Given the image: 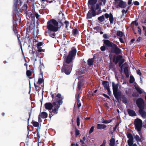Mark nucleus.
Returning a JSON list of instances; mask_svg holds the SVG:
<instances>
[{
  "label": "nucleus",
  "instance_id": "ea45409f",
  "mask_svg": "<svg viewBox=\"0 0 146 146\" xmlns=\"http://www.w3.org/2000/svg\"><path fill=\"white\" fill-rule=\"evenodd\" d=\"M66 24V28H67L69 24V22L67 21H65L64 22Z\"/></svg>",
  "mask_w": 146,
  "mask_h": 146
},
{
  "label": "nucleus",
  "instance_id": "5fc2aeb1",
  "mask_svg": "<svg viewBox=\"0 0 146 146\" xmlns=\"http://www.w3.org/2000/svg\"><path fill=\"white\" fill-rule=\"evenodd\" d=\"M143 27V30H145V35L146 36V29L145 28V27L144 26Z\"/></svg>",
  "mask_w": 146,
  "mask_h": 146
},
{
  "label": "nucleus",
  "instance_id": "774afa93",
  "mask_svg": "<svg viewBox=\"0 0 146 146\" xmlns=\"http://www.w3.org/2000/svg\"><path fill=\"white\" fill-rule=\"evenodd\" d=\"M82 146H88L84 143V144H82Z\"/></svg>",
  "mask_w": 146,
  "mask_h": 146
},
{
  "label": "nucleus",
  "instance_id": "7ed1b4c3",
  "mask_svg": "<svg viewBox=\"0 0 146 146\" xmlns=\"http://www.w3.org/2000/svg\"><path fill=\"white\" fill-rule=\"evenodd\" d=\"M76 50L75 48L73 47L70 51L68 55L65 58V61L68 64L70 63L72 60L73 58L75 56Z\"/></svg>",
  "mask_w": 146,
  "mask_h": 146
},
{
  "label": "nucleus",
  "instance_id": "0e129e2a",
  "mask_svg": "<svg viewBox=\"0 0 146 146\" xmlns=\"http://www.w3.org/2000/svg\"><path fill=\"white\" fill-rule=\"evenodd\" d=\"M137 74L139 75H140L141 74V73L140 72V71L139 70L137 71Z\"/></svg>",
  "mask_w": 146,
  "mask_h": 146
},
{
  "label": "nucleus",
  "instance_id": "1a4fd4ad",
  "mask_svg": "<svg viewBox=\"0 0 146 146\" xmlns=\"http://www.w3.org/2000/svg\"><path fill=\"white\" fill-rule=\"evenodd\" d=\"M136 104L139 109H143L144 108V103L143 99L141 98L138 99L136 101Z\"/></svg>",
  "mask_w": 146,
  "mask_h": 146
},
{
  "label": "nucleus",
  "instance_id": "6ab92c4d",
  "mask_svg": "<svg viewBox=\"0 0 146 146\" xmlns=\"http://www.w3.org/2000/svg\"><path fill=\"white\" fill-rule=\"evenodd\" d=\"M106 127V125L104 124H98L97 127L98 129H102L105 128Z\"/></svg>",
  "mask_w": 146,
  "mask_h": 146
},
{
  "label": "nucleus",
  "instance_id": "8fccbe9b",
  "mask_svg": "<svg viewBox=\"0 0 146 146\" xmlns=\"http://www.w3.org/2000/svg\"><path fill=\"white\" fill-rule=\"evenodd\" d=\"M105 16L106 18H108L110 17V15H109V14L107 13L105 14Z\"/></svg>",
  "mask_w": 146,
  "mask_h": 146
},
{
  "label": "nucleus",
  "instance_id": "864d4df0",
  "mask_svg": "<svg viewBox=\"0 0 146 146\" xmlns=\"http://www.w3.org/2000/svg\"><path fill=\"white\" fill-rule=\"evenodd\" d=\"M81 106V103H79V102H78V104H77V106L78 108H79Z\"/></svg>",
  "mask_w": 146,
  "mask_h": 146
},
{
  "label": "nucleus",
  "instance_id": "39448f33",
  "mask_svg": "<svg viewBox=\"0 0 146 146\" xmlns=\"http://www.w3.org/2000/svg\"><path fill=\"white\" fill-rule=\"evenodd\" d=\"M86 71V68H82V69L80 70V74L78 77V79L79 81L78 82V88L80 89L81 87L83 84V80H84V78H82V76L84 75H80V74H83L85 73Z\"/></svg>",
  "mask_w": 146,
  "mask_h": 146
},
{
  "label": "nucleus",
  "instance_id": "473e14b6",
  "mask_svg": "<svg viewBox=\"0 0 146 146\" xmlns=\"http://www.w3.org/2000/svg\"><path fill=\"white\" fill-rule=\"evenodd\" d=\"M43 82V80L42 78H39L38 79V82L37 84H41Z\"/></svg>",
  "mask_w": 146,
  "mask_h": 146
},
{
  "label": "nucleus",
  "instance_id": "e2e57ef3",
  "mask_svg": "<svg viewBox=\"0 0 146 146\" xmlns=\"http://www.w3.org/2000/svg\"><path fill=\"white\" fill-rule=\"evenodd\" d=\"M35 16L36 17L37 19H38L39 17V15L38 14H37V13H35Z\"/></svg>",
  "mask_w": 146,
  "mask_h": 146
},
{
  "label": "nucleus",
  "instance_id": "20e7f679",
  "mask_svg": "<svg viewBox=\"0 0 146 146\" xmlns=\"http://www.w3.org/2000/svg\"><path fill=\"white\" fill-rule=\"evenodd\" d=\"M134 124L135 127V129L141 137V129L142 125V121L139 119H135L134 121Z\"/></svg>",
  "mask_w": 146,
  "mask_h": 146
},
{
  "label": "nucleus",
  "instance_id": "9d476101",
  "mask_svg": "<svg viewBox=\"0 0 146 146\" xmlns=\"http://www.w3.org/2000/svg\"><path fill=\"white\" fill-rule=\"evenodd\" d=\"M102 84L104 87L108 90L109 93L110 94L111 92L109 87V83L107 81H103L102 82Z\"/></svg>",
  "mask_w": 146,
  "mask_h": 146
},
{
  "label": "nucleus",
  "instance_id": "412c9836",
  "mask_svg": "<svg viewBox=\"0 0 146 146\" xmlns=\"http://www.w3.org/2000/svg\"><path fill=\"white\" fill-rule=\"evenodd\" d=\"M113 46L114 47L115 50L114 52L117 54H119L120 52V50L117 48L116 45L115 44H114Z\"/></svg>",
  "mask_w": 146,
  "mask_h": 146
},
{
  "label": "nucleus",
  "instance_id": "4468645a",
  "mask_svg": "<svg viewBox=\"0 0 146 146\" xmlns=\"http://www.w3.org/2000/svg\"><path fill=\"white\" fill-rule=\"evenodd\" d=\"M42 43L40 42H38L37 44V48L39 52H44V50L42 49Z\"/></svg>",
  "mask_w": 146,
  "mask_h": 146
},
{
  "label": "nucleus",
  "instance_id": "de8ad7c7",
  "mask_svg": "<svg viewBox=\"0 0 146 146\" xmlns=\"http://www.w3.org/2000/svg\"><path fill=\"white\" fill-rule=\"evenodd\" d=\"M138 32L140 35L141 34V29L139 28V27H138Z\"/></svg>",
  "mask_w": 146,
  "mask_h": 146
},
{
  "label": "nucleus",
  "instance_id": "09e8293b",
  "mask_svg": "<svg viewBox=\"0 0 146 146\" xmlns=\"http://www.w3.org/2000/svg\"><path fill=\"white\" fill-rule=\"evenodd\" d=\"M127 10H128V9L126 10H125L124 9H123L122 11V12L123 13H124L125 14L127 13Z\"/></svg>",
  "mask_w": 146,
  "mask_h": 146
},
{
  "label": "nucleus",
  "instance_id": "f3484780",
  "mask_svg": "<svg viewBox=\"0 0 146 146\" xmlns=\"http://www.w3.org/2000/svg\"><path fill=\"white\" fill-rule=\"evenodd\" d=\"M127 112L131 116H134L136 115L135 112L133 110L130 109H128Z\"/></svg>",
  "mask_w": 146,
  "mask_h": 146
},
{
  "label": "nucleus",
  "instance_id": "37998d69",
  "mask_svg": "<svg viewBox=\"0 0 146 146\" xmlns=\"http://www.w3.org/2000/svg\"><path fill=\"white\" fill-rule=\"evenodd\" d=\"M124 71L125 73H127L128 72V69L127 68H125L124 69Z\"/></svg>",
  "mask_w": 146,
  "mask_h": 146
},
{
  "label": "nucleus",
  "instance_id": "79ce46f5",
  "mask_svg": "<svg viewBox=\"0 0 146 146\" xmlns=\"http://www.w3.org/2000/svg\"><path fill=\"white\" fill-rule=\"evenodd\" d=\"M141 39H142V38H141V37H139L137 38V40H136V42H139L141 40Z\"/></svg>",
  "mask_w": 146,
  "mask_h": 146
},
{
  "label": "nucleus",
  "instance_id": "69168bd1",
  "mask_svg": "<svg viewBox=\"0 0 146 146\" xmlns=\"http://www.w3.org/2000/svg\"><path fill=\"white\" fill-rule=\"evenodd\" d=\"M103 95L105 97L107 98H109V97L108 96H107V95H106V94H103Z\"/></svg>",
  "mask_w": 146,
  "mask_h": 146
},
{
  "label": "nucleus",
  "instance_id": "aec40b11",
  "mask_svg": "<svg viewBox=\"0 0 146 146\" xmlns=\"http://www.w3.org/2000/svg\"><path fill=\"white\" fill-rule=\"evenodd\" d=\"M115 140L114 138H111L110 140V146H114Z\"/></svg>",
  "mask_w": 146,
  "mask_h": 146
},
{
  "label": "nucleus",
  "instance_id": "2f4dec72",
  "mask_svg": "<svg viewBox=\"0 0 146 146\" xmlns=\"http://www.w3.org/2000/svg\"><path fill=\"white\" fill-rule=\"evenodd\" d=\"M32 123L33 125L35 127H37L39 125V123L37 122L33 121Z\"/></svg>",
  "mask_w": 146,
  "mask_h": 146
},
{
  "label": "nucleus",
  "instance_id": "c85d7f7f",
  "mask_svg": "<svg viewBox=\"0 0 146 146\" xmlns=\"http://www.w3.org/2000/svg\"><path fill=\"white\" fill-rule=\"evenodd\" d=\"M98 20L101 21L102 22L104 20V15H102L101 16H100L98 18Z\"/></svg>",
  "mask_w": 146,
  "mask_h": 146
},
{
  "label": "nucleus",
  "instance_id": "f704fd0d",
  "mask_svg": "<svg viewBox=\"0 0 146 146\" xmlns=\"http://www.w3.org/2000/svg\"><path fill=\"white\" fill-rule=\"evenodd\" d=\"M78 32V31L76 29H74L72 30V33L74 35H76Z\"/></svg>",
  "mask_w": 146,
  "mask_h": 146
},
{
  "label": "nucleus",
  "instance_id": "052dcab7",
  "mask_svg": "<svg viewBox=\"0 0 146 146\" xmlns=\"http://www.w3.org/2000/svg\"><path fill=\"white\" fill-rule=\"evenodd\" d=\"M121 61L122 62L121 63H120V62H119V66H120L121 65L122 63H123L124 62V60L123 59L121 60Z\"/></svg>",
  "mask_w": 146,
  "mask_h": 146
},
{
  "label": "nucleus",
  "instance_id": "58836bf2",
  "mask_svg": "<svg viewBox=\"0 0 146 146\" xmlns=\"http://www.w3.org/2000/svg\"><path fill=\"white\" fill-rule=\"evenodd\" d=\"M26 74L28 76H30L31 75V72L29 70H27V71Z\"/></svg>",
  "mask_w": 146,
  "mask_h": 146
},
{
  "label": "nucleus",
  "instance_id": "9b49d317",
  "mask_svg": "<svg viewBox=\"0 0 146 146\" xmlns=\"http://www.w3.org/2000/svg\"><path fill=\"white\" fill-rule=\"evenodd\" d=\"M48 114L45 112H42L40 113L38 116L39 121L41 119V118H45L47 117Z\"/></svg>",
  "mask_w": 146,
  "mask_h": 146
},
{
  "label": "nucleus",
  "instance_id": "a878e982",
  "mask_svg": "<svg viewBox=\"0 0 146 146\" xmlns=\"http://www.w3.org/2000/svg\"><path fill=\"white\" fill-rule=\"evenodd\" d=\"M133 139H129L128 140V143L129 146H131L132 145L133 143Z\"/></svg>",
  "mask_w": 146,
  "mask_h": 146
},
{
  "label": "nucleus",
  "instance_id": "f257e3e1",
  "mask_svg": "<svg viewBox=\"0 0 146 146\" xmlns=\"http://www.w3.org/2000/svg\"><path fill=\"white\" fill-rule=\"evenodd\" d=\"M63 98L61 96L60 94H58L56 95L55 99L53 102L54 108L52 109V111L50 112L49 114V117L51 118L54 115L58 113V109L60 107V106L62 103V101Z\"/></svg>",
  "mask_w": 146,
  "mask_h": 146
},
{
  "label": "nucleus",
  "instance_id": "393cba45",
  "mask_svg": "<svg viewBox=\"0 0 146 146\" xmlns=\"http://www.w3.org/2000/svg\"><path fill=\"white\" fill-rule=\"evenodd\" d=\"M55 32L50 31L49 35L50 36L53 38H54L56 35Z\"/></svg>",
  "mask_w": 146,
  "mask_h": 146
},
{
  "label": "nucleus",
  "instance_id": "bb28decb",
  "mask_svg": "<svg viewBox=\"0 0 146 146\" xmlns=\"http://www.w3.org/2000/svg\"><path fill=\"white\" fill-rule=\"evenodd\" d=\"M134 81V77L131 76H130V77L129 82L131 83H133Z\"/></svg>",
  "mask_w": 146,
  "mask_h": 146
},
{
  "label": "nucleus",
  "instance_id": "338daca9",
  "mask_svg": "<svg viewBox=\"0 0 146 146\" xmlns=\"http://www.w3.org/2000/svg\"><path fill=\"white\" fill-rule=\"evenodd\" d=\"M56 95V94H55V95L54 94H52V95L51 97L53 99H54L55 98L54 96V95Z\"/></svg>",
  "mask_w": 146,
  "mask_h": 146
},
{
  "label": "nucleus",
  "instance_id": "6e6552de",
  "mask_svg": "<svg viewBox=\"0 0 146 146\" xmlns=\"http://www.w3.org/2000/svg\"><path fill=\"white\" fill-rule=\"evenodd\" d=\"M112 85L114 95L115 98L118 99L119 98L117 93L118 85V84H115L113 82H112Z\"/></svg>",
  "mask_w": 146,
  "mask_h": 146
},
{
  "label": "nucleus",
  "instance_id": "603ef678",
  "mask_svg": "<svg viewBox=\"0 0 146 146\" xmlns=\"http://www.w3.org/2000/svg\"><path fill=\"white\" fill-rule=\"evenodd\" d=\"M34 85H35V88H36V89H37L38 90V91H39L40 90V89L38 88V86H37L35 84H34Z\"/></svg>",
  "mask_w": 146,
  "mask_h": 146
},
{
  "label": "nucleus",
  "instance_id": "7c9ffc66",
  "mask_svg": "<svg viewBox=\"0 0 146 146\" xmlns=\"http://www.w3.org/2000/svg\"><path fill=\"white\" fill-rule=\"evenodd\" d=\"M93 59H89L88 60V64L89 65H91L93 64Z\"/></svg>",
  "mask_w": 146,
  "mask_h": 146
},
{
  "label": "nucleus",
  "instance_id": "a18cd8bd",
  "mask_svg": "<svg viewBox=\"0 0 146 146\" xmlns=\"http://www.w3.org/2000/svg\"><path fill=\"white\" fill-rule=\"evenodd\" d=\"M119 123H117V124L116 125L115 127H114L113 129L114 130H115L116 129H117V126L119 125Z\"/></svg>",
  "mask_w": 146,
  "mask_h": 146
},
{
  "label": "nucleus",
  "instance_id": "bf43d9fd",
  "mask_svg": "<svg viewBox=\"0 0 146 146\" xmlns=\"http://www.w3.org/2000/svg\"><path fill=\"white\" fill-rule=\"evenodd\" d=\"M15 1V5H17L18 3V1L17 0H14Z\"/></svg>",
  "mask_w": 146,
  "mask_h": 146
},
{
  "label": "nucleus",
  "instance_id": "e433bc0d",
  "mask_svg": "<svg viewBox=\"0 0 146 146\" xmlns=\"http://www.w3.org/2000/svg\"><path fill=\"white\" fill-rule=\"evenodd\" d=\"M94 130V127L92 126L90 128V130L89 131V133L90 134L92 133Z\"/></svg>",
  "mask_w": 146,
  "mask_h": 146
},
{
  "label": "nucleus",
  "instance_id": "c9c22d12",
  "mask_svg": "<svg viewBox=\"0 0 146 146\" xmlns=\"http://www.w3.org/2000/svg\"><path fill=\"white\" fill-rule=\"evenodd\" d=\"M77 123L78 126H79L80 125V120L79 117H78L77 119Z\"/></svg>",
  "mask_w": 146,
  "mask_h": 146
},
{
  "label": "nucleus",
  "instance_id": "6e6d98bb",
  "mask_svg": "<svg viewBox=\"0 0 146 146\" xmlns=\"http://www.w3.org/2000/svg\"><path fill=\"white\" fill-rule=\"evenodd\" d=\"M103 37L105 38H108L107 35L106 34H104L103 35Z\"/></svg>",
  "mask_w": 146,
  "mask_h": 146
},
{
  "label": "nucleus",
  "instance_id": "c756f323",
  "mask_svg": "<svg viewBox=\"0 0 146 146\" xmlns=\"http://www.w3.org/2000/svg\"><path fill=\"white\" fill-rule=\"evenodd\" d=\"M117 35L118 36L121 37L123 36V33L121 32L118 31L117 33Z\"/></svg>",
  "mask_w": 146,
  "mask_h": 146
},
{
  "label": "nucleus",
  "instance_id": "a211bd4d",
  "mask_svg": "<svg viewBox=\"0 0 146 146\" xmlns=\"http://www.w3.org/2000/svg\"><path fill=\"white\" fill-rule=\"evenodd\" d=\"M143 109H139V111L142 117L143 118H145L146 117V113L143 111Z\"/></svg>",
  "mask_w": 146,
  "mask_h": 146
},
{
  "label": "nucleus",
  "instance_id": "3c124183",
  "mask_svg": "<svg viewBox=\"0 0 146 146\" xmlns=\"http://www.w3.org/2000/svg\"><path fill=\"white\" fill-rule=\"evenodd\" d=\"M133 24L135 25L136 26H137L138 25V23L136 21H135L133 22Z\"/></svg>",
  "mask_w": 146,
  "mask_h": 146
},
{
  "label": "nucleus",
  "instance_id": "0eeeda50",
  "mask_svg": "<svg viewBox=\"0 0 146 146\" xmlns=\"http://www.w3.org/2000/svg\"><path fill=\"white\" fill-rule=\"evenodd\" d=\"M72 66H69L68 65H66L65 63L63 64L62 68V71L66 74H69L71 72Z\"/></svg>",
  "mask_w": 146,
  "mask_h": 146
},
{
  "label": "nucleus",
  "instance_id": "dca6fc26",
  "mask_svg": "<svg viewBox=\"0 0 146 146\" xmlns=\"http://www.w3.org/2000/svg\"><path fill=\"white\" fill-rule=\"evenodd\" d=\"M135 88L137 92L140 94H141L143 93V90L140 88L139 87L137 84H135L134 85Z\"/></svg>",
  "mask_w": 146,
  "mask_h": 146
},
{
  "label": "nucleus",
  "instance_id": "4be33fe9",
  "mask_svg": "<svg viewBox=\"0 0 146 146\" xmlns=\"http://www.w3.org/2000/svg\"><path fill=\"white\" fill-rule=\"evenodd\" d=\"M91 8L92 9L89 11L90 12L93 16H95L96 15V11L94 10L93 7H92Z\"/></svg>",
  "mask_w": 146,
  "mask_h": 146
},
{
  "label": "nucleus",
  "instance_id": "f8f14e48",
  "mask_svg": "<svg viewBox=\"0 0 146 146\" xmlns=\"http://www.w3.org/2000/svg\"><path fill=\"white\" fill-rule=\"evenodd\" d=\"M53 104H52L50 103H47L45 104V107L46 109L49 110H51L52 109Z\"/></svg>",
  "mask_w": 146,
  "mask_h": 146
},
{
  "label": "nucleus",
  "instance_id": "b1692460",
  "mask_svg": "<svg viewBox=\"0 0 146 146\" xmlns=\"http://www.w3.org/2000/svg\"><path fill=\"white\" fill-rule=\"evenodd\" d=\"M109 20L111 23H112L113 21V18L112 15L111 13L110 14Z\"/></svg>",
  "mask_w": 146,
  "mask_h": 146
},
{
  "label": "nucleus",
  "instance_id": "5701e85b",
  "mask_svg": "<svg viewBox=\"0 0 146 146\" xmlns=\"http://www.w3.org/2000/svg\"><path fill=\"white\" fill-rule=\"evenodd\" d=\"M135 138L136 139V141L137 142L140 141L141 140V138L142 137L141 136V137L140 136V137L137 135H136L135 136H134Z\"/></svg>",
  "mask_w": 146,
  "mask_h": 146
},
{
  "label": "nucleus",
  "instance_id": "2eb2a0df",
  "mask_svg": "<svg viewBox=\"0 0 146 146\" xmlns=\"http://www.w3.org/2000/svg\"><path fill=\"white\" fill-rule=\"evenodd\" d=\"M105 44L110 46H113L115 44H112L110 41L108 40H105L104 41Z\"/></svg>",
  "mask_w": 146,
  "mask_h": 146
},
{
  "label": "nucleus",
  "instance_id": "72a5a7b5",
  "mask_svg": "<svg viewBox=\"0 0 146 146\" xmlns=\"http://www.w3.org/2000/svg\"><path fill=\"white\" fill-rule=\"evenodd\" d=\"M92 16V15L91 13H90V12L89 11L87 15V17L88 19H89L91 18Z\"/></svg>",
  "mask_w": 146,
  "mask_h": 146
},
{
  "label": "nucleus",
  "instance_id": "a19ab883",
  "mask_svg": "<svg viewBox=\"0 0 146 146\" xmlns=\"http://www.w3.org/2000/svg\"><path fill=\"white\" fill-rule=\"evenodd\" d=\"M106 143V141L104 140L103 141V143L100 146H105Z\"/></svg>",
  "mask_w": 146,
  "mask_h": 146
},
{
  "label": "nucleus",
  "instance_id": "49530a36",
  "mask_svg": "<svg viewBox=\"0 0 146 146\" xmlns=\"http://www.w3.org/2000/svg\"><path fill=\"white\" fill-rule=\"evenodd\" d=\"M101 50L102 51H104L105 50V47L104 46H102L101 47Z\"/></svg>",
  "mask_w": 146,
  "mask_h": 146
},
{
  "label": "nucleus",
  "instance_id": "680f3d73",
  "mask_svg": "<svg viewBox=\"0 0 146 146\" xmlns=\"http://www.w3.org/2000/svg\"><path fill=\"white\" fill-rule=\"evenodd\" d=\"M119 40H120V42L121 43H124V41L123 40V39L121 38H119Z\"/></svg>",
  "mask_w": 146,
  "mask_h": 146
},
{
  "label": "nucleus",
  "instance_id": "c03bdc74",
  "mask_svg": "<svg viewBox=\"0 0 146 146\" xmlns=\"http://www.w3.org/2000/svg\"><path fill=\"white\" fill-rule=\"evenodd\" d=\"M134 4L135 5H139V3L137 1H135L134 2Z\"/></svg>",
  "mask_w": 146,
  "mask_h": 146
},
{
  "label": "nucleus",
  "instance_id": "f03ea898",
  "mask_svg": "<svg viewBox=\"0 0 146 146\" xmlns=\"http://www.w3.org/2000/svg\"><path fill=\"white\" fill-rule=\"evenodd\" d=\"M58 23L54 19L48 21L47 23V27L50 31L56 32L58 30Z\"/></svg>",
  "mask_w": 146,
  "mask_h": 146
},
{
  "label": "nucleus",
  "instance_id": "4c0bfd02",
  "mask_svg": "<svg viewBox=\"0 0 146 146\" xmlns=\"http://www.w3.org/2000/svg\"><path fill=\"white\" fill-rule=\"evenodd\" d=\"M76 135H78L80 134V131L77 129H76L75 130Z\"/></svg>",
  "mask_w": 146,
  "mask_h": 146
},
{
  "label": "nucleus",
  "instance_id": "423d86ee",
  "mask_svg": "<svg viewBox=\"0 0 146 146\" xmlns=\"http://www.w3.org/2000/svg\"><path fill=\"white\" fill-rule=\"evenodd\" d=\"M115 4H118L116 5V8H124L127 6L126 3L121 0H115Z\"/></svg>",
  "mask_w": 146,
  "mask_h": 146
},
{
  "label": "nucleus",
  "instance_id": "13d9d810",
  "mask_svg": "<svg viewBox=\"0 0 146 146\" xmlns=\"http://www.w3.org/2000/svg\"><path fill=\"white\" fill-rule=\"evenodd\" d=\"M99 5L98 4H97L96 5V9H98L99 8Z\"/></svg>",
  "mask_w": 146,
  "mask_h": 146
},
{
  "label": "nucleus",
  "instance_id": "4d7b16f0",
  "mask_svg": "<svg viewBox=\"0 0 146 146\" xmlns=\"http://www.w3.org/2000/svg\"><path fill=\"white\" fill-rule=\"evenodd\" d=\"M132 1V0H128L127 2L128 4H131Z\"/></svg>",
  "mask_w": 146,
  "mask_h": 146
},
{
  "label": "nucleus",
  "instance_id": "ddd939ff",
  "mask_svg": "<svg viewBox=\"0 0 146 146\" xmlns=\"http://www.w3.org/2000/svg\"><path fill=\"white\" fill-rule=\"evenodd\" d=\"M97 0H89L88 1V5L89 7L90 6L92 7V6L93 5L95 4L96 3Z\"/></svg>",
  "mask_w": 146,
  "mask_h": 146
},
{
  "label": "nucleus",
  "instance_id": "cd10ccee",
  "mask_svg": "<svg viewBox=\"0 0 146 146\" xmlns=\"http://www.w3.org/2000/svg\"><path fill=\"white\" fill-rule=\"evenodd\" d=\"M127 136L129 139H133V135L131 133H128L127 134Z\"/></svg>",
  "mask_w": 146,
  "mask_h": 146
}]
</instances>
